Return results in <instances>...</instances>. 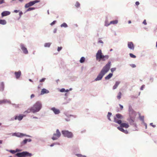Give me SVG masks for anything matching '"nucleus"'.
<instances>
[{
    "mask_svg": "<svg viewBox=\"0 0 157 157\" xmlns=\"http://www.w3.org/2000/svg\"><path fill=\"white\" fill-rule=\"evenodd\" d=\"M31 112H32L33 113L35 114L31 107L29 108L27 110L25 111L24 112V113L26 114L27 113H29Z\"/></svg>",
    "mask_w": 157,
    "mask_h": 157,
    "instance_id": "nucleus-19",
    "label": "nucleus"
},
{
    "mask_svg": "<svg viewBox=\"0 0 157 157\" xmlns=\"http://www.w3.org/2000/svg\"><path fill=\"white\" fill-rule=\"evenodd\" d=\"M6 103L11 104V102L10 100L6 99H3V100H0V105H1L2 104H5Z\"/></svg>",
    "mask_w": 157,
    "mask_h": 157,
    "instance_id": "nucleus-15",
    "label": "nucleus"
},
{
    "mask_svg": "<svg viewBox=\"0 0 157 157\" xmlns=\"http://www.w3.org/2000/svg\"><path fill=\"white\" fill-rule=\"evenodd\" d=\"M20 48L21 50L23 53L26 55L28 54V51L25 45L23 43H21L20 44Z\"/></svg>",
    "mask_w": 157,
    "mask_h": 157,
    "instance_id": "nucleus-10",
    "label": "nucleus"
},
{
    "mask_svg": "<svg viewBox=\"0 0 157 157\" xmlns=\"http://www.w3.org/2000/svg\"><path fill=\"white\" fill-rule=\"evenodd\" d=\"M34 3V4L36 3L39 2H40V1L39 0H35L33 1Z\"/></svg>",
    "mask_w": 157,
    "mask_h": 157,
    "instance_id": "nucleus-49",
    "label": "nucleus"
},
{
    "mask_svg": "<svg viewBox=\"0 0 157 157\" xmlns=\"http://www.w3.org/2000/svg\"><path fill=\"white\" fill-rule=\"evenodd\" d=\"M5 85L3 82H0V91L2 92L4 90Z\"/></svg>",
    "mask_w": 157,
    "mask_h": 157,
    "instance_id": "nucleus-21",
    "label": "nucleus"
},
{
    "mask_svg": "<svg viewBox=\"0 0 157 157\" xmlns=\"http://www.w3.org/2000/svg\"><path fill=\"white\" fill-rule=\"evenodd\" d=\"M120 83V81H116L115 84L113 87V89L114 90L117 89Z\"/></svg>",
    "mask_w": 157,
    "mask_h": 157,
    "instance_id": "nucleus-23",
    "label": "nucleus"
},
{
    "mask_svg": "<svg viewBox=\"0 0 157 157\" xmlns=\"http://www.w3.org/2000/svg\"><path fill=\"white\" fill-rule=\"evenodd\" d=\"M10 12L9 11H3L1 13V16L2 17L8 16L10 15Z\"/></svg>",
    "mask_w": 157,
    "mask_h": 157,
    "instance_id": "nucleus-18",
    "label": "nucleus"
},
{
    "mask_svg": "<svg viewBox=\"0 0 157 157\" xmlns=\"http://www.w3.org/2000/svg\"><path fill=\"white\" fill-rule=\"evenodd\" d=\"M85 61V58L84 57H82L80 59V62L81 63H82L84 62Z\"/></svg>",
    "mask_w": 157,
    "mask_h": 157,
    "instance_id": "nucleus-35",
    "label": "nucleus"
},
{
    "mask_svg": "<svg viewBox=\"0 0 157 157\" xmlns=\"http://www.w3.org/2000/svg\"><path fill=\"white\" fill-rule=\"evenodd\" d=\"M6 24V21L5 20L0 19V24L5 25Z\"/></svg>",
    "mask_w": 157,
    "mask_h": 157,
    "instance_id": "nucleus-26",
    "label": "nucleus"
},
{
    "mask_svg": "<svg viewBox=\"0 0 157 157\" xmlns=\"http://www.w3.org/2000/svg\"><path fill=\"white\" fill-rule=\"evenodd\" d=\"M139 117L140 119L142 121L143 123L144 122V116H140Z\"/></svg>",
    "mask_w": 157,
    "mask_h": 157,
    "instance_id": "nucleus-37",
    "label": "nucleus"
},
{
    "mask_svg": "<svg viewBox=\"0 0 157 157\" xmlns=\"http://www.w3.org/2000/svg\"><path fill=\"white\" fill-rule=\"evenodd\" d=\"M80 3L78 1H77L75 4V6L76 8L80 7Z\"/></svg>",
    "mask_w": 157,
    "mask_h": 157,
    "instance_id": "nucleus-36",
    "label": "nucleus"
},
{
    "mask_svg": "<svg viewBox=\"0 0 157 157\" xmlns=\"http://www.w3.org/2000/svg\"><path fill=\"white\" fill-rule=\"evenodd\" d=\"M34 97H35V95L34 94H33L31 95L30 98H34Z\"/></svg>",
    "mask_w": 157,
    "mask_h": 157,
    "instance_id": "nucleus-62",
    "label": "nucleus"
},
{
    "mask_svg": "<svg viewBox=\"0 0 157 157\" xmlns=\"http://www.w3.org/2000/svg\"><path fill=\"white\" fill-rule=\"evenodd\" d=\"M49 92L48 90L45 88L43 89L41 92L40 95H42L44 94H48Z\"/></svg>",
    "mask_w": 157,
    "mask_h": 157,
    "instance_id": "nucleus-22",
    "label": "nucleus"
},
{
    "mask_svg": "<svg viewBox=\"0 0 157 157\" xmlns=\"http://www.w3.org/2000/svg\"><path fill=\"white\" fill-rule=\"evenodd\" d=\"M78 157H82V155L80 154H77L75 155Z\"/></svg>",
    "mask_w": 157,
    "mask_h": 157,
    "instance_id": "nucleus-47",
    "label": "nucleus"
},
{
    "mask_svg": "<svg viewBox=\"0 0 157 157\" xmlns=\"http://www.w3.org/2000/svg\"><path fill=\"white\" fill-rule=\"evenodd\" d=\"M116 70V67H113V68H111L110 69V71H111L112 73H113L114 71H115Z\"/></svg>",
    "mask_w": 157,
    "mask_h": 157,
    "instance_id": "nucleus-40",
    "label": "nucleus"
},
{
    "mask_svg": "<svg viewBox=\"0 0 157 157\" xmlns=\"http://www.w3.org/2000/svg\"><path fill=\"white\" fill-rule=\"evenodd\" d=\"M66 91V90L63 88H62L60 90V91L61 92H65Z\"/></svg>",
    "mask_w": 157,
    "mask_h": 157,
    "instance_id": "nucleus-44",
    "label": "nucleus"
},
{
    "mask_svg": "<svg viewBox=\"0 0 157 157\" xmlns=\"http://www.w3.org/2000/svg\"><path fill=\"white\" fill-rule=\"evenodd\" d=\"M129 55H130V57H131V58H136V56L134 55L132 53H130Z\"/></svg>",
    "mask_w": 157,
    "mask_h": 157,
    "instance_id": "nucleus-39",
    "label": "nucleus"
},
{
    "mask_svg": "<svg viewBox=\"0 0 157 157\" xmlns=\"http://www.w3.org/2000/svg\"><path fill=\"white\" fill-rule=\"evenodd\" d=\"M111 65V61H109L103 67L96 78L94 79V81H97L101 80L104 76L109 71Z\"/></svg>",
    "mask_w": 157,
    "mask_h": 157,
    "instance_id": "nucleus-1",
    "label": "nucleus"
},
{
    "mask_svg": "<svg viewBox=\"0 0 157 157\" xmlns=\"http://www.w3.org/2000/svg\"><path fill=\"white\" fill-rule=\"evenodd\" d=\"M143 123H144V125L145 126V129H147V124L145 123L144 122Z\"/></svg>",
    "mask_w": 157,
    "mask_h": 157,
    "instance_id": "nucleus-63",
    "label": "nucleus"
},
{
    "mask_svg": "<svg viewBox=\"0 0 157 157\" xmlns=\"http://www.w3.org/2000/svg\"><path fill=\"white\" fill-rule=\"evenodd\" d=\"M113 118V122L116 123V121H121V119L123 118V117L121 114L119 113H117L116 115V117L114 116Z\"/></svg>",
    "mask_w": 157,
    "mask_h": 157,
    "instance_id": "nucleus-11",
    "label": "nucleus"
},
{
    "mask_svg": "<svg viewBox=\"0 0 157 157\" xmlns=\"http://www.w3.org/2000/svg\"><path fill=\"white\" fill-rule=\"evenodd\" d=\"M130 65L132 68H135L136 67V66L135 64H130Z\"/></svg>",
    "mask_w": 157,
    "mask_h": 157,
    "instance_id": "nucleus-48",
    "label": "nucleus"
},
{
    "mask_svg": "<svg viewBox=\"0 0 157 157\" xmlns=\"http://www.w3.org/2000/svg\"><path fill=\"white\" fill-rule=\"evenodd\" d=\"M50 109L52 110L56 115L60 113V111L59 109H57L55 107L52 108Z\"/></svg>",
    "mask_w": 157,
    "mask_h": 157,
    "instance_id": "nucleus-14",
    "label": "nucleus"
},
{
    "mask_svg": "<svg viewBox=\"0 0 157 157\" xmlns=\"http://www.w3.org/2000/svg\"><path fill=\"white\" fill-rule=\"evenodd\" d=\"M56 144L59 145V143H58V142L54 143H53V144H51L50 145V146L53 147L55 145H56Z\"/></svg>",
    "mask_w": 157,
    "mask_h": 157,
    "instance_id": "nucleus-41",
    "label": "nucleus"
},
{
    "mask_svg": "<svg viewBox=\"0 0 157 157\" xmlns=\"http://www.w3.org/2000/svg\"><path fill=\"white\" fill-rule=\"evenodd\" d=\"M4 2V0H0V4H2Z\"/></svg>",
    "mask_w": 157,
    "mask_h": 157,
    "instance_id": "nucleus-58",
    "label": "nucleus"
},
{
    "mask_svg": "<svg viewBox=\"0 0 157 157\" xmlns=\"http://www.w3.org/2000/svg\"><path fill=\"white\" fill-rule=\"evenodd\" d=\"M136 5L137 6H138L140 4V3L139 2L137 1L135 3Z\"/></svg>",
    "mask_w": 157,
    "mask_h": 157,
    "instance_id": "nucleus-61",
    "label": "nucleus"
},
{
    "mask_svg": "<svg viewBox=\"0 0 157 157\" xmlns=\"http://www.w3.org/2000/svg\"><path fill=\"white\" fill-rule=\"evenodd\" d=\"M117 123L120 125V126L119 127H121L122 128H127L129 127V125L128 123H122V121H116Z\"/></svg>",
    "mask_w": 157,
    "mask_h": 157,
    "instance_id": "nucleus-8",
    "label": "nucleus"
},
{
    "mask_svg": "<svg viewBox=\"0 0 157 157\" xmlns=\"http://www.w3.org/2000/svg\"><path fill=\"white\" fill-rule=\"evenodd\" d=\"M11 104L13 105V107H14L15 108H18L19 107V105L18 104H12L11 103Z\"/></svg>",
    "mask_w": 157,
    "mask_h": 157,
    "instance_id": "nucleus-38",
    "label": "nucleus"
},
{
    "mask_svg": "<svg viewBox=\"0 0 157 157\" xmlns=\"http://www.w3.org/2000/svg\"><path fill=\"white\" fill-rule=\"evenodd\" d=\"M143 23L145 25H147V23H146V20H144V21H143Z\"/></svg>",
    "mask_w": 157,
    "mask_h": 157,
    "instance_id": "nucleus-55",
    "label": "nucleus"
},
{
    "mask_svg": "<svg viewBox=\"0 0 157 157\" xmlns=\"http://www.w3.org/2000/svg\"><path fill=\"white\" fill-rule=\"evenodd\" d=\"M117 128L120 131L126 134H128V131L126 129L125 130L123 128H122L121 127H118Z\"/></svg>",
    "mask_w": 157,
    "mask_h": 157,
    "instance_id": "nucleus-20",
    "label": "nucleus"
},
{
    "mask_svg": "<svg viewBox=\"0 0 157 157\" xmlns=\"http://www.w3.org/2000/svg\"><path fill=\"white\" fill-rule=\"evenodd\" d=\"M62 49V47H58L57 48V51L58 52H60Z\"/></svg>",
    "mask_w": 157,
    "mask_h": 157,
    "instance_id": "nucleus-45",
    "label": "nucleus"
},
{
    "mask_svg": "<svg viewBox=\"0 0 157 157\" xmlns=\"http://www.w3.org/2000/svg\"><path fill=\"white\" fill-rule=\"evenodd\" d=\"M19 10H15L14 11V12L15 13H17L19 12Z\"/></svg>",
    "mask_w": 157,
    "mask_h": 157,
    "instance_id": "nucleus-64",
    "label": "nucleus"
},
{
    "mask_svg": "<svg viewBox=\"0 0 157 157\" xmlns=\"http://www.w3.org/2000/svg\"><path fill=\"white\" fill-rule=\"evenodd\" d=\"M110 25V22L109 23L108 22V20H106L105 22V26L107 27Z\"/></svg>",
    "mask_w": 157,
    "mask_h": 157,
    "instance_id": "nucleus-34",
    "label": "nucleus"
},
{
    "mask_svg": "<svg viewBox=\"0 0 157 157\" xmlns=\"http://www.w3.org/2000/svg\"><path fill=\"white\" fill-rule=\"evenodd\" d=\"M65 120L67 121H70V119L69 118H65Z\"/></svg>",
    "mask_w": 157,
    "mask_h": 157,
    "instance_id": "nucleus-56",
    "label": "nucleus"
},
{
    "mask_svg": "<svg viewBox=\"0 0 157 157\" xmlns=\"http://www.w3.org/2000/svg\"><path fill=\"white\" fill-rule=\"evenodd\" d=\"M42 106V105L41 102L40 101H37L31 107L34 111V113H35L40 111L41 109Z\"/></svg>",
    "mask_w": 157,
    "mask_h": 157,
    "instance_id": "nucleus-4",
    "label": "nucleus"
},
{
    "mask_svg": "<svg viewBox=\"0 0 157 157\" xmlns=\"http://www.w3.org/2000/svg\"><path fill=\"white\" fill-rule=\"evenodd\" d=\"M14 74L16 79H18L21 76V72L20 71H19L17 72L15 71L14 72Z\"/></svg>",
    "mask_w": 157,
    "mask_h": 157,
    "instance_id": "nucleus-17",
    "label": "nucleus"
},
{
    "mask_svg": "<svg viewBox=\"0 0 157 157\" xmlns=\"http://www.w3.org/2000/svg\"><path fill=\"white\" fill-rule=\"evenodd\" d=\"M61 133L64 137L68 138H71L74 137L72 132L67 130H62Z\"/></svg>",
    "mask_w": 157,
    "mask_h": 157,
    "instance_id": "nucleus-6",
    "label": "nucleus"
},
{
    "mask_svg": "<svg viewBox=\"0 0 157 157\" xmlns=\"http://www.w3.org/2000/svg\"><path fill=\"white\" fill-rule=\"evenodd\" d=\"M150 125L151 126H152L153 127L155 128L156 127L155 125H153V123H151L150 124Z\"/></svg>",
    "mask_w": 157,
    "mask_h": 157,
    "instance_id": "nucleus-54",
    "label": "nucleus"
},
{
    "mask_svg": "<svg viewBox=\"0 0 157 157\" xmlns=\"http://www.w3.org/2000/svg\"><path fill=\"white\" fill-rule=\"evenodd\" d=\"M15 119V116L14 117H12L11 118L10 121H13L14 120H15V119Z\"/></svg>",
    "mask_w": 157,
    "mask_h": 157,
    "instance_id": "nucleus-59",
    "label": "nucleus"
},
{
    "mask_svg": "<svg viewBox=\"0 0 157 157\" xmlns=\"http://www.w3.org/2000/svg\"><path fill=\"white\" fill-rule=\"evenodd\" d=\"M61 136V133L58 129H56V133L53 134V136L52 139L53 140H57Z\"/></svg>",
    "mask_w": 157,
    "mask_h": 157,
    "instance_id": "nucleus-7",
    "label": "nucleus"
},
{
    "mask_svg": "<svg viewBox=\"0 0 157 157\" xmlns=\"http://www.w3.org/2000/svg\"><path fill=\"white\" fill-rule=\"evenodd\" d=\"M51 44V43H45L44 44V46L45 47L49 48Z\"/></svg>",
    "mask_w": 157,
    "mask_h": 157,
    "instance_id": "nucleus-33",
    "label": "nucleus"
},
{
    "mask_svg": "<svg viewBox=\"0 0 157 157\" xmlns=\"http://www.w3.org/2000/svg\"><path fill=\"white\" fill-rule=\"evenodd\" d=\"M27 143V139H25L22 141L21 142L20 145L21 146H23L26 144Z\"/></svg>",
    "mask_w": 157,
    "mask_h": 157,
    "instance_id": "nucleus-25",
    "label": "nucleus"
},
{
    "mask_svg": "<svg viewBox=\"0 0 157 157\" xmlns=\"http://www.w3.org/2000/svg\"><path fill=\"white\" fill-rule=\"evenodd\" d=\"M60 27H64L65 28H67L68 27L67 25L65 22L63 23L61 25Z\"/></svg>",
    "mask_w": 157,
    "mask_h": 157,
    "instance_id": "nucleus-29",
    "label": "nucleus"
},
{
    "mask_svg": "<svg viewBox=\"0 0 157 157\" xmlns=\"http://www.w3.org/2000/svg\"><path fill=\"white\" fill-rule=\"evenodd\" d=\"M145 86V85H142L141 86V87H140V89L141 90H143V89L144 88V87Z\"/></svg>",
    "mask_w": 157,
    "mask_h": 157,
    "instance_id": "nucleus-53",
    "label": "nucleus"
},
{
    "mask_svg": "<svg viewBox=\"0 0 157 157\" xmlns=\"http://www.w3.org/2000/svg\"><path fill=\"white\" fill-rule=\"evenodd\" d=\"M98 43H101L102 44V45L103 44V42L101 40L99 39L98 42Z\"/></svg>",
    "mask_w": 157,
    "mask_h": 157,
    "instance_id": "nucleus-43",
    "label": "nucleus"
},
{
    "mask_svg": "<svg viewBox=\"0 0 157 157\" xmlns=\"http://www.w3.org/2000/svg\"><path fill=\"white\" fill-rule=\"evenodd\" d=\"M128 48L131 50H133L134 49V44L132 42L128 41L127 43Z\"/></svg>",
    "mask_w": 157,
    "mask_h": 157,
    "instance_id": "nucleus-13",
    "label": "nucleus"
},
{
    "mask_svg": "<svg viewBox=\"0 0 157 157\" xmlns=\"http://www.w3.org/2000/svg\"><path fill=\"white\" fill-rule=\"evenodd\" d=\"M120 106V108L121 109V110H122L123 108V106L122 105H121V104H119V105Z\"/></svg>",
    "mask_w": 157,
    "mask_h": 157,
    "instance_id": "nucleus-57",
    "label": "nucleus"
},
{
    "mask_svg": "<svg viewBox=\"0 0 157 157\" xmlns=\"http://www.w3.org/2000/svg\"><path fill=\"white\" fill-rule=\"evenodd\" d=\"M23 14V13L22 11H20L19 12V15L20 16L19 17V18H20L21 16V15H22Z\"/></svg>",
    "mask_w": 157,
    "mask_h": 157,
    "instance_id": "nucleus-51",
    "label": "nucleus"
},
{
    "mask_svg": "<svg viewBox=\"0 0 157 157\" xmlns=\"http://www.w3.org/2000/svg\"><path fill=\"white\" fill-rule=\"evenodd\" d=\"M112 115V113L111 112H109L108 113V114L107 115V118L108 120L109 121H111V119L110 118V117Z\"/></svg>",
    "mask_w": 157,
    "mask_h": 157,
    "instance_id": "nucleus-27",
    "label": "nucleus"
},
{
    "mask_svg": "<svg viewBox=\"0 0 157 157\" xmlns=\"http://www.w3.org/2000/svg\"><path fill=\"white\" fill-rule=\"evenodd\" d=\"M26 115L23 114H20L19 115H16L15 116V120H18L19 121H21L22 120L23 117H25Z\"/></svg>",
    "mask_w": 157,
    "mask_h": 157,
    "instance_id": "nucleus-12",
    "label": "nucleus"
},
{
    "mask_svg": "<svg viewBox=\"0 0 157 157\" xmlns=\"http://www.w3.org/2000/svg\"><path fill=\"white\" fill-rule=\"evenodd\" d=\"M154 80V78L153 77H151L150 79V81L151 82H152Z\"/></svg>",
    "mask_w": 157,
    "mask_h": 157,
    "instance_id": "nucleus-52",
    "label": "nucleus"
},
{
    "mask_svg": "<svg viewBox=\"0 0 157 157\" xmlns=\"http://www.w3.org/2000/svg\"><path fill=\"white\" fill-rule=\"evenodd\" d=\"M27 142H30L32 141V140L31 139H27Z\"/></svg>",
    "mask_w": 157,
    "mask_h": 157,
    "instance_id": "nucleus-60",
    "label": "nucleus"
},
{
    "mask_svg": "<svg viewBox=\"0 0 157 157\" xmlns=\"http://www.w3.org/2000/svg\"><path fill=\"white\" fill-rule=\"evenodd\" d=\"M36 9V8L35 7H29L28 9L26 10V12H27L28 11H29L31 10H35Z\"/></svg>",
    "mask_w": 157,
    "mask_h": 157,
    "instance_id": "nucleus-30",
    "label": "nucleus"
},
{
    "mask_svg": "<svg viewBox=\"0 0 157 157\" xmlns=\"http://www.w3.org/2000/svg\"><path fill=\"white\" fill-rule=\"evenodd\" d=\"M9 152L13 154H14L15 153V152L14 150H10Z\"/></svg>",
    "mask_w": 157,
    "mask_h": 157,
    "instance_id": "nucleus-42",
    "label": "nucleus"
},
{
    "mask_svg": "<svg viewBox=\"0 0 157 157\" xmlns=\"http://www.w3.org/2000/svg\"><path fill=\"white\" fill-rule=\"evenodd\" d=\"M46 79L45 78H43L42 79L40 80V82H44Z\"/></svg>",
    "mask_w": 157,
    "mask_h": 157,
    "instance_id": "nucleus-46",
    "label": "nucleus"
},
{
    "mask_svg": "<svg viewBox=\"0 0 157 157\" xmlns=\"http://www.w3.org/2000/svg\"><path fill=\"white\" fill-rule=\"evenodd\" d=\"M12 135L13 136H16V137L20 138L24 136H25L28 137H31V136L30 135H27L25 134H24L20 132H15L13 133Z\"/></svg>",
    "mask_w": 157,
    "mask_h": 157,
    "instance_id": "nucleus-9",
    "label": "nucleus"
},
{
    "mask_svg": "<svg viewBox=\"0 0 157 157\" xmlns=\"http://www.w3.org/2000/svg\"><path fill=\"white\" fill-rule=\"evenodd\" d=\"M65 115L66 116V117L68 118H69L71 117H72L74 118H75L77 116L76 115H69L67 114H65Z\"/></svg>",
    "mask_w": 157,
    "mask_h": 157,
    "instance_id": "nucleus-32",
    "label": "nucleus"
},
{
    "mask_svg": "<svg viewBox=\"0 0 157 157\" xmlns=\"http://www.w3.org/2000/svg\"><path fill=\"white\" fill-rule=\"evenodd\" d=\"M34 5V4L33 1H30L25 4V8H28L33 6Z\"/></svg>",
    "mask_w": 157,
    "mask_h": 157,
    "instance_id": "nucleus-16",
    "label": "nucleus"
},
{
    "mask_svg": "<svg viewBox=\"0 0 157 157\" xmlns=\"http://www.w3.org/2000/svg\"><path fill=\"white\" fill-rule=\"evenodd\" d=\"M113 74L112 73H110L107 76H106V77H105V80H109V79L113 76Z\"/></svg>",
    "mask_w": 157,
    "mask_h": 157,
    "instance_id": "nucleus-24",
    "label": "nucleus"
},
{
    "mask_svg": "<svg viewBox=\"0 0 157 157\" xmlns=\"http://www.w3.org/2000/svg\"><path fill=\"white\" fill-rule=\"evenodd\" d=\"M121 92H119L117 96V98L118 100H120L121 98Z\"/></svg>",
    "mask_w": 157,
    "mask_h": 157,
    "instance_id": "nucleus-31",
    "label": "nucleus"
},
{
    "mask_svg": "<svg viewBox=\"0 0 157 157\" xmlns=\"http://www.w3.org/2000/svg\"><path fill=\"white\" fill-rule=\"evenodd\" d=\"M118 21L117 20H115L111 21L110 22V25L111 24L115 25V24H117L118 23Z\"/></svg>",
    "mask_w": 157,
    "mask_h": 157,
    "instance_id": "nucleus-28",
    "label": "nucleus"
},
{
    "mask_svg": "<svg viewBox=\"0 0 157 157\" xmlns=\"http://www.w3.org/2000/svg\"><path fill=\"white\" fill-rule=\"evenodd\" d=\"M109 57V56L108 55H104L101 49L98 50L96 55V59L97 60H98L99 61L101 60L105 61L108 59Z\"/></svg>",
    "mask_w": 157,
    "mask_h": 157,
    "instance_id": "nucleus-3",
    "label": "nucleus"
},
{
    "mask_svg": "<svg viewBox=\"0 0 157 157\" xmlns=\"http://www.w3.org/2000/svg\"><path fill=\"white\" fill-rule=\"evenodd\" d=\"M132 113L133 115H134V117H132L131 115H130V117L128 119L127 121L129 122L130 124L134 127H136V123H135V116H136V112L133 110H132V111H130V113Z\"/></svg>",
    "mask_w": 157,
    "mask_h": 157,
    "instance_id": "nucleus-5",
    "label": "nucleus"
},
{
    "mask_svg": "<svg viewBox=\"0 0 157 157\" xmlns=\"http://www.w3.org/2000/svg\"><path fill=\"white\" fill-rule=\"evenodd\" d=\"M15 151V153L16 152H18L15 154V156L17 157H31L33 155L32 153H29L27 151H23L21 152H19L21 151V150L18 148L16 149Z\"/></svg>",
    "mask_w": 157,
    "mask_h": 157,
    "instance_id": "nucleus-2",
    "label": "nucleus"
},
{
    "mask_svg": "<svg viewBox=\"0 0 157 157\" xmlns=\"http://www.w3.org/2000/svg\"><path fill=\"white\" fill-rule=\"evenodd\" d=\"M56 22V21H53L51 23V24H50L51 25H54L55 24Z\"/></svg>",
    "mask_w": 157,
    "mask_h": 157,
    "instance_id": "nucleus-50",
    "label": "nucleus"
}]
</instances>
